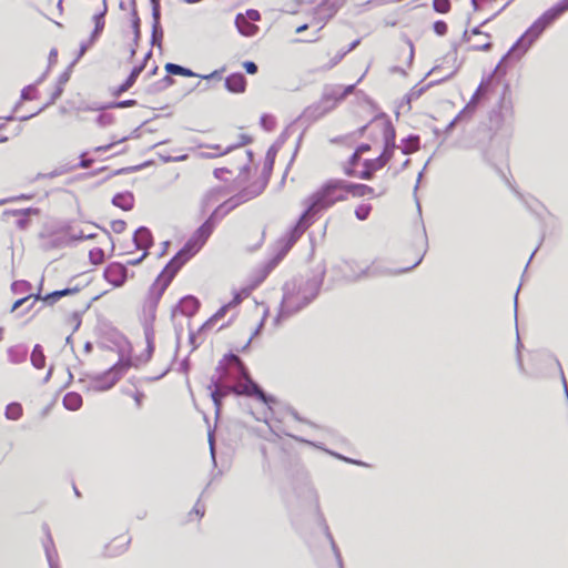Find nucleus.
I'll use <instances>...</instances> for the list:
<instances>
[{"instance_id":"obj_38","label":"nucleus","mask_w":568,"mask_h":568,"mask_svg":"<svg viewBox=\"0 0 568 568\" xmlns=\"http://www.w3.org/2000/svg\"><path fill=\"white\" fill-rule=\"evenodd\" d=\"M162 39H163V30L162 27L159 26L155 28L152 26V34H151V44L153 47L162 48Z\"/></svg>"},{"instance_id":"obj_3","label":"nucleus","mask_w":568,"mask_h":568,"mask_svg":"<svg viewBox=\"0 0 568 568\" xmlns=\"http://www.w3.org/2000/svg\"><path fill=\"white\" fill-rule=\"evenodd\" d=\"M566 11H568V0H560L545 11L501 58L494 73L505 74L504 63L509 59L519 60L542 32Z\"/></svg>"},{"instance_id":"obj_30","label":"nucleus","mask_w":568,"mask_h":568,"mask_svg":"<svg viewBox=\"0 0 568 568\" xmlns=\"http://www.w3.org/2000/svg\"><path fill=\"white\" fill-rule=\"evenodd\" d=\"M22 406L18 402H12L7 405L4 416L10 420H18L22 416Z\"/></svg>"},{"instance_id":"obj_17","label":"nucleus","mask_w":568,"mask_h":568,"mask_svg":"<svg viewBox=\"0 0 568 568\" xmlns=\"http://www.w3.org/2000/svg\"><path fill=\"white\" fill-rule=\"evenodd\" d=\"M345 193H351L354 197H363L374 194V189L366 184L352 183L344 180Z\"/></svg>"},{"instance_id":"obj_20","label":"nucleus","mask_w":568,"mask_h":568,"mask_svg":"<svg viewBox=\"0 0 568 568\" xmlns=\"http://www.w3.org/2000/svg\"><path fill=\"white\" fill-rule=\"evenodd\" d=\"M384 166L385 165L382 164V162L377 158L373 160H365L364 170L358 173L357 178L362 180H372L374 173Z\"/></svg>"},{"instance_id":"obj_27","label":"nucleus","mask_w":568,"mask_h":568,"mask_svg":"<svg viewBox=\"0 0 568 568\" xmlns=\"http://www.w3.org/2000/svg\"><path fill=\"white\" fill-rule=\"evenodd\" d=\"M235 23L239 32L246 37L254 36L257 30L256 26L248 23L241 14H237Z\"/></svg>"},{"instance_id":"obj_13","label":"nucleus","mask_w":568,"mask_h":568,"mask_svg":"<svg viewBox=\"0 0 568 568\" xmlns=\"http://www.w3.org/2000/svg\"><path fill=\"white\" fill-rule=\"evenodd\" d=\"M224 85L230 92L242 93L246 88V78L241 72L232 73L225 78Z\"/></svg>"},{"instance_id":"obj_32","label":"nucleus","mask_w":568,"mask_h":568,"mask_svg":"<svg viewBox=\"0 0 568 568\" xmlns=\"http://www.w3.org/2000/svg\"><path fill=\"white\" fill-rule=\"evenodd\" d=\"M138 104L136 100H122L118 102H109L106 104H103L99 108V110H109V109H123L129 106H134Z\"/></svg>"},{"instance_id":"obj_39","label":"nucleus","mask_w":568,"mask_h":568,"mask_svg":"<svg viewBox=\"0 0 568 568\" xmlns=\"http://www.w3.org/2000/svg\"><path fill=\"white\" fill-rule=\"evenodd\" d=\"M150 2L152 6V19H153L152 26L158 28L159 26H161V23H160V19H161L160 0H150Z\"/></svg>"},{"instance_id":"obj_6","label":"nucleus","mask_w":568,"mask_h":568,"mask_svg":"<svg viewBox=\"0 0 568 568\" xmlns=\"http://www.w3.org/2000/svg\"><path fill=\"white\" fill-rule=\"evenodd\" d=\"M337 105L334 88L326 85L323 90L322 98L317 103L307 106L301 118L307 122H314L331 112Z\"/></svg>"},{"instance_id":"obj_8","label":"nucleus","mask_w":568,"mask_h":568,"mask_svg":"<svg viewBox=\"0 0 568 568\" xmlns=\"http://www.w3.org/2000/svg\"><path fill=\"white\" fill-rule=\"evenodd\" d=\"M383 140L384 150L377 159L382 162V164L386 165V163L393 158L394 151L396 149V131L389 121L384 123Z\"/></svg>"},{"instance_id":"obj_7","label":"nucleus","mask_w":568,"mask_h":568,"mask_svg":"<svg viewBox=\"0 0 568 568\" xmlns=\"http://www.w3.org/2000/svg\"><path fill=\"white\" fill-rule=\"evenodd\" d=\"M129 367V361L120 359L108 371L102 374H98L92 378L93 388L97 390H108L112 388Z\"/></svg>"},{"instance_id":"obj_57","label":"nucleus","mask_w":568,"mask_h":568,"mask_svg":"<svg viewBox=\"0 0 568 568\" xmlns=\"http://www.w3.org/2000/svg\"><path fill=\"white\" fill-rule=\"evenodd\" d=\"M71 69L72 68H68L65 71H63L59 79H58V84L57 85H61L62 88L64 87V84L70 80V77H71Z\"/></svg>"},{"instance_id":"obj_54","label":"nucleus","mask_w":568,"mask_h":568,"mask_svg":"<svg viewBox=\"0 0 568 568\" xmlns=\"http://www.w3.org/2000/svg\"><path fill=\"white\" fill-rule=\"evenodd\" d=\"M126 223L123 220H115L111 223V229L114 233H122L125 230Z\"/></svg>"},{"instance_id":"obj_31","label":"nucleus","mask_w":568,"mask_h":568,"mask_svg":"<svg viewBox=\"0 0 568 568\" xmlns=\"http://www.w3.org/2000/svg\"><path fill=\"white\" fill-rule=\"evenodd\" d=\"M230 305L226 303L224 304L223 306H221L215 314H213L201 327H200V331H204L206 328H210L212 327V325L221 320L222 317L225 316V314L227 313V311L230 310Z\"/></svg>"},{"instance_id":"obj_46","label":"nucleus","mask_w":568,"mask_h":568,"mask_svg":"<svg viewBox=\"0 0 568 568\" xmlns=\"http://www.w3.org/2000/svg\"><path fill=\"white\" fill-rule=\"evenodd\" d=\"M30 288V283L27 282V281H14L12 284H11V290L13 293L16 294H19V293H23L24 291L29 290Z\"/></svg>"},{"instance_id":"obj_28","label":"nucleus","mask_w":568,"mask_h":568,"mask_svg":"<svg viewBox=\"0 0 568 568\" xmlns=\"http://www.w3.org/2000/svg\"><path fill=\"white\" fill-rule=\"evenodd\" d=\"M31 364L36 368H43L45 365V356L41 345L36 344L31 353Z\"/></svg>"},{"instance_id":"obj_44","label":"nucleus","mask_w":568,"mask_h":568,"mask_svg":"<svg viewBox=\"0 0 568 568\" xmlns=\"http://www.w3.org/2000/svg\"><path fill=\"white\" fill-rule=\"evenodd\" d=\"M95 236L94 233H88L85 232L84 230H80V231H72L71 234H70V239L72 241H82V240H89V239H93Z\"/></svg>"},{"instance_id":"obj_48","label":"nucleus","mask_w":568,"mask_h":568,"mask_svg":"<svg viewBox=\"0 0 568 568\" xmlns=\"http://www.w3.org/2000/svg\"><path fill=\"white\" fill-rule=\"evenodd\" d=\"M36 91H37V89H36L34 84L27 85L21 91V99L24 101L33 100Z\"/></svg>"},{"instance_id":"obj_23","label":"nucleus","mask_w":568,"mask_h":568,"mask_svg":"<svg viewBox=\"0 0 568 568\" xmlns=\"http://www.w3.org/2000/svg\"><path fill=\"white\" fill-rule=\"evenodd\" d=\"M7 353L12 364H20L27 359L28 348L24 345H14L9 347Z\"/></svg>"},{"instance_id":"obj_47","label":"nucleus","mask_w":568,"mask_h":568,"mask_svg":"<svg viewBox=\"0 0 568 568\" xmlns=\"http://www.w3.org/2000/svg\"><path fill=\"white\" fill-rule=\"evenodd\" d=\"M113 542H119V544H120V549H119V551H112V550H111V547H112V546H111V545H109V546L106 547V550H108V552H109L111 556H114V555H116V554L123 552V551L125 550V548H126V545L129 544V539H126V538H124V537H118V538H115V539L113 540Z\"/></svg>"},{"instance_id":"obj_36","label":"nucleus","mask_w":568,"mask_h":568,"mask_svg":"<svg viewBox=\"0 0 568 568\" xmlns=\"http://www.w3.org/2000/svg\"><path fill=\"white\" fill-rule=\"evenodd\" d=\"M324 532H325L326 538H327V539L329 540V542H331L332 550H333V552H334V555H335V557H336V560H337L338 567H339V568H343V562H342L341 554H339V551H338V548H337V546H336V544H335V541H334V539H333V536H332V534H331V531H329V529H328V526H327L326 524L324 525Z\"/></svg>"},{"instance_id":"obj_12","label":"nucleus","mask_w":568,"mask_h":568,"mask_svg":"<svg viewBox=\"0 0 568 568\" xmlns=\"http://www.w3.org/2000/svg\"><path fill=\"white\" fill-rule=\"evenodd\" d=\"M343 6V0H323L317 7H316V16L318 19L328 20L331 19L338 9Z\"/></svg>"},{"instance_id":"obj_51","label":"nucleus","mask_w":568,"mask_h":568,"mask_svg":"<svg viewBox=\"0 0 568 568\" xmlns=\"http://www.w3.org/2000/svg\"><path fill=\"white\" fill-rule=\"evenodd\" d=\"M94 42H90V39L87 42H82L80 44L78 57L72 61L70 64V68H73V65L79 61V59L88 51V49L93 44Z\"/></svg>"},{"instance_id":"obj_62","label":"nucleus","mask_w":568,"mask_h":568,"mask_svg":"<svg viewBox=\"0 0 568 568\" xmlns=\"http://www.w3.org/2000/svg\"><path fill=\"white\" fill-rule=\"evenodd\" d=\"M465 114H467V113L465 112V110H462V111H460V112H459V113H458V114H457V115H456V116H455V118H454V119L448 123V125H447V128H446V132H450V131L455 128V125L457 124V122H458V121H460V120H462V118H463Z\"/></svg>"},{"instance_id":"obj_41","label":"nucleus","mask_w":568,"mask_h":568,"mask_svg":"<svg viewBox=\"0 0 568 568\" xmlns=\"http://www.w3.org/2000/svg\"><path fill=\"white\" fill-rule=\"evenodd\" d=\"M132 29H133V33H134V42L138 43V41L140 39L141 31H140V18L138 16L136 8L132 9Z\"/></svg>"},{"instance_id":"obj_25","label":"nucleus","mask_w":568,"mask_h":568,"mask_svg":"<svg viewBox=\"0 0 568 568\" xmlns=\"http://www.w3.org/2000/svg\"><path fill=\"white\" fill-rule=\"evenodd\" d=\"M62 404L68 410H78L82 406V397L75 392L67 393L62 399Z\"/></svg>"},{"instance_id":"obj_50","label":"nucleus","mask_w":568,"mask_h":568,"mask_svg":"<svg viewBox=\"0 0 568 568\" xmlns=\"http://www.w3.org/2000/svg\"><path fill=\"white\" fill-rule=\"evenodd\" d=\"M434 32L438 36H445L447 33V23L443 20H437L433 24Z\"/></svg>"},{"instance_id":"obj_59","label":"nucleus","mask_w":568,"mask_h":568,"mask_svg":"<svg viewBox=\"0 0 568 568\" xmlns=\"http://www.w3.org/2000/svg\"><path fill=\"white\" fill-rule=\"evenodd\" d=\"M520 346H521V344H520V339H519V334L517 333V346H516V348H517V358H516V361H517V366H518L519 371L524 372L525 367H524V363H523V358H521V354H520V349H519Z\"/></svg>"},{"instance_id":"obj_15","label":"nucleus","mask_w":568,"mask_h":568,"mask_svg":"<svg viewBox=\"0 0 568 568\" xmlns=\"http://www.w3.org/2000/svg\"><path fill=\"white\" fill-rule=\"evenodd\" d=\"M454 73H455V71L450 72L449 74L445 75L444 78H442L439 80L430 81L425 87H422V88L414 87L404 98L406 104L408 105V109H410V102L413 100H417L418 98H420L428 88H430L434 84L439 83L446 79H449L450 77H453Z\"/></svg>"},{"instance_id":"obj_29","label":"nucleus","mask_w":568,"mask_h":568,"mask_svg":"<svg viewBox=\"0 0 568 568\" xmlns=\"http://www.w3.org/2000/svg\"><path fill=\"white\" fill-rule=\"evenodd\" d=\"M402 142H403L402 152L404 154H412L419 149V136L418 135H415V134L408 135Z\"/></svg>"},{"instance_id":"obj_2","label":"nucleus","mask_w":568,"mask_h":568,"mask_svg":"<svg viewBox=\"0 0 568 568\" xmlns=\"http://www.w3.org/2000/svg\"><path fill=\"white\" fill-rule=\"evenodd\" d=\"M346 199L344 180L341 179L326 181L316 192L310 195L304 202L306 209L300 215L295 225L291 227L286 244L278 257L281 258L291 250L302 234L313 224L317 213Z\"/></svg>"},{"instance_id":"obj_55","label":"nucleus","mask_w":568,"mask_h":568,"mask_svg":"<svg viewBox=\"0 0 568 568\" xmlns=\"http://www.w3.org/2000/svg\"><path fill=\"white\" fill-rule=\"evenodd\" d=\"M264 324H265L264 318H262L261 322L258 323L257 327L255 328V331L253 332V334L251 335V337L246 342V344L243 346L242 351H245L250 346L252 339L255 336H257L261 333V331L263 329Z\"/></svg>"},{"instance_id":"obj_1","label":"nucleus","mask_w":568,"mask_h":568,"mask_svg":"<svg viewBox=\"0 0 568 568\" xmlns=\"http://www.w3.org/2000/svg\"><path fill=\"white\" fill-rule=\"evenodd\" d=\"M265 184L266 182L262 186H251L244 189L234 196L230 197L224 203L219 205L206 219V221L195 230L184 246L170 260V262L166 264L164 270L151 286L150 297L152 298L154 306H156L164 291L170 285L171 281L174 278L180 268L206 243L216 225L220 212L226 207L225 212L222 213L223 216L240 204L256 197L262 193Z\"/></svg>"},{"instance_id":"obj_43","label":"nucleus","mask_w":568,"mask_h":568,"mask_svg":"<svg viewBox=\"0 0 568 568\" xmlns=\"http://www.w3.org/2000/svg\"><path fill=\"white\" fill-rule=\"evenodd\" d=\"M92 264H101L104 260V252L102 248H93L89 253Z\"/></svg>"},{"instance_id":"obj_40","label":"nucleus","mask_w":568,"mask_h":568,"mask_svg":"<svg viewBox=\"0 0 568 568\" xmlns=\"http://www.w3.org/2000/svg\"><path fill=\"white\" fill-rule=\"evenodd\" d=\"M371 211H372L371 204H361L355 209V216L359 221H365L369 216Z\"/></svg>"},{"instance_id":"obj_64","label":"nucleus","mask_w":568,"mask_h":568,"mask_svg":"<svg viewBox=\"0 0 568 568\" xmlns=\"http://www.w3.org/2000/svg\"><path fill=\"white\" fill-rule=\"evenodd\" d=\"M243 301V297L241 295V293L239 292H235L234 295H233V298L232 301H230L227 304L230 305V307H235L237 306L239 304H241V302Z\"/></svg>"},{"instance_id":"obj_56","label":"nucleus","mask_w":568,"mask_h":568,"mask_svg":"<svg viewBox=\"0 0 568 568\" xmlns=\"http://www.w3.org/2000/svg\"><path fill=\"white\" fill-rule=\"evenodd\" d=\"M45 556L50 568H59L58 562L53 559L52 552L48 544H44Z\"/></svg>"},{"instance_id":"obj_14","label":"nucleus","mask_w":568,"mask_h":568,"mask_svg":"<svg viewBox=\"0 0 568 568\" xmlns=\"http://www.w3.org/2000/svg\"><path fill=\"white\" fill-rule=\"evenodd\" d=\"M143 70L144 63L134 67L125 81L112 91V95L120 97L122 93L126 92L135 83L136 79Z\"/></svg>"},{"instance_id":"obj_26","label":"nucleus","mask_w":568,"mask_h":568,"mask_svg":"<svg viewBox=\"0 0 568 568\" xmlns=\"http://www.w3.org/2000/svg\"><path fill=\"white\" fill-rule=\"evenodd\" d=\"M164 69L171 75H181L187 78L197 77V73L193 72L191 69L172 62H168Z\"/></svg>"},{"instance_id":"obj_63","label":"nucleus","mask_w":568,"mask_h":568,"mask_svg":"<svg viewBox=\"0 0 568 568\" xmlns=\"http://www.w3.org/2000/svg\"><path fill=\"white\" fill-rule=\"evenodd\" d=\"M161 159L164 163H169V162H179V161H184L187 159V155L186 154H183V155H180V156H166V155H161Z\"/></svg>"},{"instance_id":"obj_21","label":"nucleus","mask_w":568,"mask_h":568,"mask_svg":"<svg viewBox=\"0 0 568 568\" xmlns=\"http://www.w3.org/2000/svg\"><path fill=\"white\" fill-rule=\"evenodd\" d=\"M112 204L124 211H130L134 204V196L131 192L116 193L112 197Z\"/></svg>"},{"instance_id":"obj_22","label":"nucleus","mask_w":568,"mask_h":568,"mask_svg":"<svg viewBox=\"0 0 568 568\" xmlns=\"http://www.w3.org/2000/svg\"><path fill=\"white\" fill-rule=\"evenodd\" d=\"M420 234L416 241V245H417V250L418 252L420 253L419 257L417 258V261L410 266V267H407V268H404V271H409L412 268H414L415 266H417L422 261H423V257L427 251V247H428V240H427V234H426V230H425V226L424 224H422L420 226Z\"/></svg>"},{"instance_id":"obj_37","label":"nucleus","mask_w":568,"mask_h":568,"mask_svg":"<svg viewBox=\"0 0 568 568\" xmlns=\"http://www.w3.org/2000/svg\"><path fill=\"white\" fill-rule=\"evenodd\" d=\"M144 335L146 341V352L148 356L151 357L153 351H154V331L151 326H146L144 328Z\"/></svg>"},{"instance_id":"obj_53","label":"nucleus","mask_w":568,"mask_h":568,"mask_svg":"<svg viewBox=\"0 0 568 568\" xmlns=\"http://www.w3.org/2000/svg\"><path fill=\"white\" fill-rule=\"evenodd\" d=\"M261 125L267 130L271 131L274 128V120L272 116L264 114L261 116Z\"/></svg>"},{"instance_id":"obj_9","label":"nucleus","mask_w":568,"mask_h":568,"mask_svg":"<svg viewBox=\"0 0 568 568\" xmlns=\"http://www.w3.org/2000/svg\"><path fill=\"white\" fill-rule=\"evenodd\" d=\"M244 384L237 395H245L250 397H256L260 402L271 405L276 402V399L272 396L266 394L263 388L253 381L250 375L247 377L243 378Z\"/></svg>"},{"instance_id":"obj_5","label":"nucleus","mask_w":568,"mask_h":568,"mask_svg":"<svg viewBox=\"0 0 568 568\" xmlns=\"http://www.w3.org/2000/svg\"><path fill=\"white\" fill-rule=\"evenodd\" d=\"M216 372L220 373L216 377L220 378V383L225 381H243L248 375V371L242 359L233 353L224 355V358L216 366Z\"/></svg>"},{"instance_id":"obj_42","label":"nucleus","mask_w":568,"mask_h":568,"mask_svg":"<svg viewBox=\"0 0 568 568\" xmlns=\"http://www.w3.org/2000/svg\"><path fill=\"white\" fill-rule=\"evenodd\" d=\"M433 9L438 13H447L450 10V0H433Z\"/></svg>"},{"instance_id":"obj_10","label":"nucleus","mask_w":568,"mask_h":568,"mask_svg":"<svg viewBox=\"0 0 568 568\" xmlns=\"http://www.w3.org/2000/svg\"><path fill=\"white\" fill-rule=\"evenodd\" d=\"M103 275L114 287H120L128 278V268L121 263H111L105 267Z\"/></svg>"},{"instance_id":"obj_4","label":"nucleus","mask_w":568,"mask_h":568,"mask_svg":"<svg viewBox=\"0 0 568 568\" xmlns=\"http://www.w3.org/2000/svg\"><path fill=\"white\" fill-rule=\"evenodd\" d=\"M321 282L316 278L298 283L291 281L283 286V297L274 325L278 326L283 318H287L307 306L318 294Z\"/></svg>"},{"instance_id":"obj_19","label":"nucleus","mask_w":568,"mask_h":568,"mask_svg":"<svg viewBox=\"0 0 568 568\" xmlns=\"http://www.w3.org/2000/svg\"><path fill=\"white\" fill-rule=\"evenodd\" d=\"M219 385H220V378H215V376H213L211 378L210 385L207 386V388L210 390V396H211V398L213 400V404L215 406L216 415L220 414V409L222 407V400L224 398L223 394H221V392H220Z\"/></svg>"},{"instance_id":"obj_33","label":"nucleus","mask_w":568,"mask_h":568,"mask_svg":"<svg viewBox=\"0 0 568 568\" xmlns=\"http://www.w3.org/2000/svg\"><path fill=\"white\" fill-rule=\"evenodd\" d=\"M483 94H484V85H483V83H480L479 87L477 88L476 92L473 94L470 101L467 103V105L463 110H465L466 113L473 112L476 109L477 103L480 100Z\"/></svg>"},{"instance_id":"obj_52","label":"nucleus","mask_w":568,"mask_h":568,"mask_svg":"<svg viewBox=\"0 0 568 568\" xmlns=\"http://www.w3.org/2000/svg\"><path fill=\"white\" fill-rule=\"evenodd\" d=\"M128 139H129V136H124V138L120 139L119 141H114V142L109 143V144H105V145L97 146L94 149V151L95 152H106V151L113 149V146H115L118 143L124 142Z\"/></svg>"},{"instance_id":"obj_49","label":"nucleus","mask_w":568,"mask_h":568,"mask_svg":"<svg viewBox=\"0 0 568 568\" xmlns=\"http://www.w3.org/2000/svg\"><path fill=\"white\" fill-rule=\"evenodd\" d=\"M31 297H34V300H39L40 298V293L38 294H29L28 296H24V297H21L19 300H17L12 306H11V312H14L16 310H18L19 307H21L27 301H29Z\"/></svg>"},{"instance_id":"obj_16","label":"nucleus","mask_w":568,"mask_h":568,"mask_svg":"<svg viewBox=\"0 0 568 568\" xmlns=\"http://www.w3.org/2000/svg\"><path fill=\"white\" fill-rule=\"evenodd\" d=\"M178 307L183 315L190 317L199 310L200 301L193 295H187L181 298Z\"/></svg>"},{"instance_id":"obj_34","label":"nucleus","mask_w":568,"mask_h":568,"mask_svg":"<svg viewBox=\"0 0 568 568\" xmlns=\"http://www.w3.org/2000/svg\"><path fill=\"white\" fill-rule=\"evenodd\" d=\"M334 95L336 97V101L337 103L343 101L347 95L352 94L355 90V87L356 84H349V85H346L345 88H343V90L341 91V88L339 87H334Z\"/></svg>"},{"instance_id":"obj_18","label":"nucleus","mask_w":568,"mask_h":568,"mask_svg":"<svg viewBox=\"0 0 568 568\" xmlns=\"http://www.w3.org/2000/svg\"><path fill=\"white\" fill-rule=\"evenodd\" d=\"M108 11L106 0H103V9L99 13L93 16L94 29L90 36V42H95L97 39L103 31L104 28V17Z\"/></svg>"},{"instance_id":"obj_61","label":"nucleus","mask_w":568,"mask_h":568,"mask_svg":"<svg viewBox=\"0 0 568 568\" xmlns=\"http://www.w3.org/2000/svg\"><path fill=\"white\" fill-rule=\"evenodd\" d=\"M243 68L248 74H255L258 70L257 64L253 61H245Z\"/></svg>"},{"instance_id":"obj_45","label":"nucleus","mask_w":568,"mask_h":568,"mask_svg":"<svg viewBox=\"0 0 568 568\" xmlns=\"http://www.w3.org/2000/svg\"><path fill=\"white\" fill-rule=\"evenodd\" d=\"M97 124L101 128H105L111 125L114 122V116L112 114L102 113L97 118Z\"/></svg>"},{"instance_id":"obj_24","label":"nucleus","mask_w":568,"mask_h":568,"mask_svg":"<svg viewBox=\"0 0 568 568\" xmlns=\"http://www.w3.org/2000/svg\"><path fill=\"white\" fill-rule=\"evenodd\" d=\"M78 292V288H63V290H57L51 293L45 294L44 296L40 295V300H42L44 303L49 305H53L57 303L60 298L74 294Z\"/></svg>"},{"instance_id":"obj_58","label":"nucleus","mask_w":568,"mask_h":568,"mask_svg":"<svg viewBox=\"0 0 568 568\" xmlns=\"http://www.w3.org/2000/svg\"><path fill=\"white\" fill-rule=\"evenodd\" d=\"M369 270H371L369 267L363 268V270L361 271V273H358V274H354V275H346V278H347L348 281H351V282L358 281V280H361V278H363V277H365V276H368V275H369Z\"/></svg>"},{"instance_id":"obj_35","label":"nucleus","mask_w":568,"mask_h":568,"mask_svg":"<svg viewBox=\"0 0 568 568\" xmlns=\"http://www.w3.org/2000/svg\"><path fill=\"white\" fill-rule=\"evenodd\" d=\"M63 88L61 85H57L55 90L52 92L51 94V98H50V101L43 106L41 108L38 112L33 113V114H30V115H27V116H23L21 118L22 121L24 120H29L31 119L32 116H34L36 114H38L39 112H41L44 108H47L48 105L50 104H53L63 93Z\"/></svg>"},{"instance_id":"obj_11","label":"nucleus","mask_w":568,"mask_h":568,"mask_svg":"<svg viewBox=\"0 0 568 568\" xmlns=\"http://www.w3.org/2000/svg\"><path fill=\"white\" fill-rule=\"evenodd\" d=\"M133 243L136 250H148L153 245V236L146 226H140L133 234Z\"/></svg>"},{"instance_id":"obj_60","label":"nucleus","mask_w":568,"mask_h":568,"mask_svg":"<svg viewBox=\"0 0 568 568\" xmlns=\"http://www.w3.org/2000/svg\"><path fill=\"white\" fill-rule=\"evenodd\" d=\"M220 384H222V382ZM219 388H220L221 394H223L224 397L231 393H234L237 395V393L240 392V389L235 388L232 385H223V386L219 385Z\"/></svg>"}]
</instances>
